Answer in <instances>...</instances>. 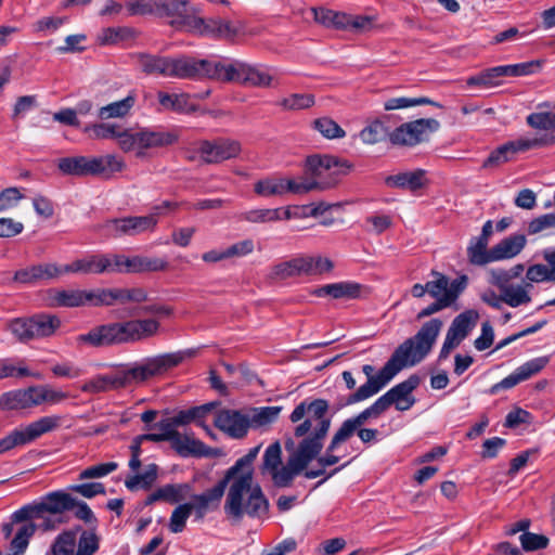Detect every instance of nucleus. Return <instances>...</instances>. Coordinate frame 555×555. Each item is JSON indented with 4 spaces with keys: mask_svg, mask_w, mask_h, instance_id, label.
<instances>
[{
    "mask_svg": "<svg viewBox=\"0 0 555 555\" xmlns=\"http://www.w3.org/2000/svg\"><path fill=\"white\" fill-rule=\"evenodd\" d=\"M391 118L392 115H385L371 121L360 131L361 141L365 144H376L387 140L390 143L391 128L387 126V122Z\"/></svg>",
    "mask_w": 555,
    "mask_h": 555,
    "instance_id": "32",
    "label": "nucleus"
},
{
    "mask_svg": "<svg viewBox=\"0 0 555 555\" xmlns=\"http://www.w3.org/2000/svg\"><path fill=\"white\" fill-rule=\"evenodd\" d=\"M56 167L63 176L70 177H100L108 180L115 173L126 168L125 162L113 155L103 156H66L56 160Z\"/></svg>",
    "mask_w": 555,
    "mask_h": 555,
    "instance_id": "7",
    "label": "nucleus"
},
{
    "mask_svg": "<svg viewBox=\"0 0 555 555\" xmlns=\"http://www.w3.org/2000/svg\"><path fill=\"white\" fill-rule=\"evenodd\" d=\"M493 233L492 221L488 220L482 225L481 234L478 237H475L470 245L467 247V255L469 262L476 266H485L490 260V249L487 250V246L489 243V237Z\"/></svg>",
    "mask_w": 555,
    "mask_h": 555,
    "instance_id": "26",
    "label": "nucleus"
},
{
    "mask_svg": "<svg viewBox=\"0 0 555 555\" xmlns=\"http://www.w3.org/2000/svg\"><path fill=\"white\" fill-rule=\"evenodd\" d=\"M417 105H433L436 107L441 108L442 105L438 102L433 101L429 98L426 96H418V98H406V96H400V98H391L384 102V109L385 111H393V109H401V108H408L412 106Z\"/></svg>",
    "mask_w": 555,
    "mask_h": 555,
    "instance_id": "45",
    "label": "nucleus"
},
{
    "mask_svg": "<svg viewBox=\"0 0 555 555\" xmlns=\"http://www.w3.org/2000/svg\"><path fill=\"white\" fill-rule=\"evenodd\" d=\"M88 305L112 306L117 301L116 288H102L96 291H88Z\"/></svg>",
    "mask_w": 555,
    "mask_h": 555,
    "instance_id": "60",
    "label": "nucleus"
},
{
    "mask_svg": "<svg viewBox=\"0 0 555 555\" xmlns=\"http://www.w3.org/2000/svg\"><path fill=\"white\" fill-rule=\"evenodd\" d=\"M282 451L279 442L270 444L263 454V467L270 472L276 470L282 464Z\"/></svg>",
    "mask_w": 555,
    "mask_h": 555,
    "instance_id": "64",
    "label": "nucleus"
},
{
    "mask_svg": "<svg viewBox=\"0 0 555 555\" xmlns=\"http://www.w3.org/2000/svg\"><path fill=\"white\" fill-rule=\"evenodd\" d=\"M113 255H91L65 266H59L60 275L66 273L114 272Z\"/></svg>",
    "mask_w": 555,
    "mask_h": 555,
    "instance_id": "16",
    "label": "nucleus"
},
{
    "mask_svg": "<svg viewBox=\"0 0 555 555\" xmlns=\"http://www.w3.org/2000/svg\"><path fill=\"white\" fill-rule=\"evenodd\" d=\"M37 406L44 402L59 403L67 398V393L43 385H35Z\"/></svg>",
    "mask_w": 555,
    "mask_h": 555,
    "instance_id": "62",
    "label": "nucleus"
},
{
    "mask_svg": "<svg viewBox=\"0 0 555 555\" xmlns=\"http://www.w3.org/2000/svg\"><path fill=\"white\" fill-rule=\"evenodd\" d=\"M282 408L281 406H262L259 409H253L250 417V427L258 428L268 424L273 423Z\"/></svg>",
    "mask_w": 555,
    "mask_h": 555,
    "instance_id": "49",
    "label": "nucleus"
},
{
    "mask_svg": "<svg viewBox=\"0 0 555 555\" xmlns=\"http://www.w3.org/2000/svg\"><path fill=\"white\" fill-rule=\"evenodd\" d=\"M254 191L256 194L264 197L284 194V186L282 184V178L275 179H263L255 183Z\"/></svg>",
    "mask_w": 555,
    "mask_h": 555,
    "instance_id": "59",
    "label": "nucleus"
},
{
    "mask_svg": "<svg viewBox=\"0 0 555 555\" xmlns=\"http://www.w3.org/2000/svg\"><path fill=\"white\" fill-rule=\"evenodd\" d=\"M526 244L527 238L524 234L509 235L490 248V260L493 262L514 258L521 253Z\"/></svg>",
    "mask_w": 555,
    "mask_h": 555,
    "instance_id": "28",
    "label": "nucleus"
},
{
    "mask_svg": "<svg viewBox=\"0 0 555 555\" xmlns=\"http://www.w3.org/2000/svg\"><path fill=\"white\" fill-rule=\"evenodd\" d=\"M157 224L155 215L117 218L107 221V228L114 231L115 236H134L145 231L154 230Z\"/></svg>",
    "mask_w": 555,
    "mask_h": 555,
    "instance_id": "18",
    "label": "nucleus"
},
{
    "mask_svg": "<svg viewBox=\"0 0 555 555\" xmlns=\"http://www.w3.org/2000/svg\"><path fill=\"white\" fill-rule=\"evenodd\" d=\"M327 411L328 402L325 399H313L312 401H301L291 413L292 423H298L306 414L308 417L294 429L295 437L302 438V440L296 449L292 438L285 441V449L293 453L284 466H280L271 473L273 485L276 488L291 487L294 478L320 455L331 427V417L326 416Z\"/></svg>",
    "mask_w": 555,
    "mask_h": 555,
    "instance_id": "1",
    "label": "nucleus"
},
{
    "mask_svg": "<svg viewBox=\"0 0 555 555\" xmlns=\"http://www.w3.org/2000/svg\"><path fill=\"white\" fill-rule=\"evenodd\" d=\"M244 68L245 62L240 60H234L229 64L210 61L208 79H215L223 82L236 81L242 83Z\"/></svg>",
    "mask_w": 555,
    "mask_h": 555,
    "instance_id": "31",
    "label": "nucleus"
},
{
    "mask_svg": "<svg viewBox=\"0 0 555 555\" xmlns=\"http://www.w3.org/2000/svg\"><path fill=\"white\" fill-rule=\"evenodd\" d=\"M63 417L61 415H46L21 427L27 444L36 441L46 434L55 431L61 427Z\"/></svg>",
    "mask_w": 555,
    "mask_h": 555,
    "instance_id": "27",
    "label": "nucleus"
},
{
    "mask_svg": "<svg viewBox=\"0 0 555 555\" xmlns=\"http://www.w3.org/2000/svg\"><path fill=\"white\" fill-rule=\"evenodd\" d=\"M80 530L81 527L77 526L60 533L51 546L52 555H76L77 533Z\"/></svg>",
    "mask_w": 555,
    "mask_h": 555,
    "instance_id": "40",
    "label": "nucleus"
},
{
    "mask_svg": "<svg viewBox=\"0 0 555 555\" xmlns=\"http://www.w3.org/2000/svg\"><path fill=\"white\" fill-rule=\"evenodd\" d=\"M219 405V401H211L186 410H180L175 414V423L181 426L195 423L198 426L205 427V418Z\"/></svg>",
    "mask_w": 555,
    "mask_h": 555,
    "instance_id": "35",
    "label": "nucleus"
},
{
    "mask_svg": "<svg viewBox=\"0 0 555 555\" xmlns=\"http://www.w3.org/2000/svg\"><path fill=\"white\" fill-rule=\"evenodd\" d=\"M178 140L179 135L173 130H165L162 127L140 129L141 152L149 149L167 147L177 143Z\"/></svg>",
    "mask_w": 555,
    "mask_h": 555,
    "instance_id": "24",
    "label": "nucleus"
},
{
    "mask_svg": "<svg viewBox=\"0 0 555 555\" xmlns=\"http://www.w3.org/2000/svg\"><path fill=\"white\" fill-rule=\"evenodd\" d=\"M160 109L172 111L176 113H186L190 111L189 95L186 93H167L158 91L157 93Z\"/></svg>",
    "mask_w": 555,
    "mask_h": 555,
    "instance_id": "41",
    "label": "nucleus"
},
{
    "mask_svg": "<svg viewBox=\"0 0 555 555\" xmlns=\"http://www.w3.org/2000/svg\"><path fill=\"white\" fill-rule=\"evenodd\" d=\"M157 11L165 16L168 17H177V20L171 22V25H184L185 20L192 18L193 16H188V0H158L155 2Z\"/></svg>",
    "mask_w": 555,
    "mask_h": 555,
    "instance_id": "37",
    "label": "nucleus"
},
{
    "mask_svg": "<svg viewBox=\"0 0 555 555\" xmlns=\"http://www.w3.org/2000/svg\"><path fill=\"white\" fill-rule=\"evenodd\" d=\"M425 176V170L416 169L414 171H406L388 176L385 179V183L389 188H397L415 192L426 184Z\"/></svg>",
    "mask_w": 555,
    "mask_h": 555,
    "instance_id": "33",
    "label": "nucleus"
},
{
    "mask_svg": "<svg viewBox=\"0 0 555 555\" xmlns=\"http://www.w3.org/2000/svg\"><path fill=\"white\" fill-rule=\"evenodd\" d=\"M209 60H199L191 55L171 59V78L199 80L209 77Z\"/></svg>",
    "mask_w": 555,
    "mask_h": 555,
    "instance_id": "15",
    "label": "nucleus"
},
{
    "mask_svg": "<svg viewBox=\"0 0 555 555\" xmlns=\"http://www.w3.org/2000/svg\"><path fill=\"white\" fill-rule=\"evenodd\" d=\"M512 158L513 154L511 153L507 143H504L489 154L482 163V168H496L509 162Z\"/></svg>",
    "mask_w": 555,
    "mask_h": 555,
    "instance_id": "61",
    "label": "nucleus"
},
{
    "mask_svg": "<svg viewBox=\"0 0 555 555\" xmlns=\"http://www.w3.org/2000/svg\"><path fill=\"white\" fill-rule=\"evenodd\" d=\"M555 116L554 113H532L527 117V124L538 129L533 135L537 149L553 146L555 144V120L546 117Z\"/></svg>",
    "mask_w": 555,
    "mask_h": 555,
    "instance_id": "20",
    "label": "nucleus"
},
{
    "mask_svg": "<svg viewBox=\"0 0 555 555\" xmlns=\"http://www.w3.org/2000/svg\"><path fill=\"white\" fill-rule=\"evenodd\" d=\"M366 287L352 281H343L320 286L311 292L315 297L330 296L334 299H359Z\"/></svg>",
    "mask_w": 555,
    "mask_h": 555,
    "instance_id": "22",
    "label": "nucleus"
},
{
    "mask_svg": "<svg viewBox=\"0 0 555 555\" xmlns=\"http://www.w3.org/2000/svg\"><path fill=\"white\" fill-rule=\"evenodd\" d=\"M88 291H52L50 294V305L52 307H81L88 305Z\"/></svg>",
    "mask_w": 555,
    "mask_h": 555,
    "instance_id": "36",
    "label": "nucleus"
},
{
    "mask_svg": "<svg viewBox=\"0 0 555 555\" xmlns=\"http://www.w3.org/2000/svg\"><path fill=\"white\" fill-rule=\"evenodd\" d=\"M133 30L129 27H107L104 28L99 37L100 44H116L120 41L132 38Z\"/></svg>",
    "mask_w": 555,
    "mask_h": 555,
    "instance_id": "54",
    "label": "nucleus"
},
{
    "mask_svg": "<svg viewBox=\"0 0 555 555\" xmlns=\"http://www.w3.org/2000/svg\"><path fill=\"white\" fill-rule=\"evenodd\" d=\"M17 524L22 525L15 531V534L10 542L9 551L5 555H24L31 537L37 530V526L31 522V520H15L13 513L10 517V521L4 522L1 526V532L4 539L11 538L14 531V526Z\"/></svg>",
    "mask_w": 555,
    "mask_h": 555,
    "instance_id": "13",
    "label": "nucleus"
},
{
    "mask_svg": "<svg viewBox=\"0 0 555 555\" xmlns=\"http://www.w3.org/2000/svg\"><path fill=\"white\" fill-rule=\"evenodd\" d=\"M421 383L420 377L416 374H412L405 380L397 384L390 388L387 392L380 396V400L385 411H387L397 401H408L409 398L413 397L412 392L418 387Z\"/></svg>",
    "mask_w": 555,
    "mask_h": 555,
    "instance_id": "29",
    "label": "nucleus"
},
{
    "mask_svg": "<svg viewBox=\"0 0 555 555\" xmlns=\"http://www.w3.org/2000/svg\"><path fill=\"white\" fill-rule=\"evenodd\" d=\"M503 302L512 308L527 305L531 301V296L527 291V285H511L502 292Z\"/></svg>",
    "mask_w": 555,
    "mask_h": 555,
    "instance_id": "48",
    "label": "nucleus"
},
{
    "mask_svg": "<svg viewBox=\"0 0 555 555\" xmlns=\"http://www.w3.org/2000/svg\"><path fill=\"white\" fill-rule=\"evenodd\" d=\"M301 275H305L302 256L279 262L271 270V278L276 280H286Z\"/></svg>",
    "mask_w": 555,
    "mask_h": 555,
    "instance_id": "39",
    "label": "nucleus"
},
{
    "mask_svg": "<svg viewBox=\"0 0 555 555\" xmlns=\"http://www.w3.org/2000/svg\"><path fill=\"white\" fill-rule=\"evenodd\" d=\"M305 168L313 179L301 182L294 179H282L284 193L305 194L312 190L332 189L343 176L351 170L352 165L335 156L311 155L307 157Z\"/></svg>",
    "mask_w": 555,
    "mask_h": 555,
    "instance_id": "5",
    "label": "nucleus"
},
{
    "mask_svg": "<svg viewBox=\"0 0 555 555\" xmlns=\"http://www.w3.org/2000/svg\"><path fill=\"white\" fill-rule=\"evenodd\" d=\"M548 363L547 357H539L531 359L518 366L512 374L494 384L490 389V395L498 393L501 389H511L521 382H525L533 375L541 372Z\"/></svg>",
    "mask_w": 555,
    "mask_h": 555,
    "instance_id": "17",
    "label": "nucleus"
},
{
    "mask_svg": "<svg viewBox=\"0 0 555 555\" xmlns=\"http://www.w3.org/2000/svg\"><path fill=\"white\" fill-rule=\"evenodd\" d=\"M34 339L49 337L61 326V320L54 314L38 313L30 317Z\"/></svg>",
    "mask_w": 555,
    "mask_h": 555,
    "instance_id": "38",
    "label": "nucleus"
},
{
    "mask_svg": "<svg viewBox=\"0 0 555 555\" xmlns=\"http://www.w3.org/2000/svg\"><path fill=\"white\" fill-rule=\"evenodd\" d=\"M185 26L199 36L227 41H233L245 33V24L242 21L230 22L220 17L193 16L185 20Z\"/></svg>",
    "mask_w": 555,
    "mask_h": 555,
    "instance_id": "10",
    "label": "nucleus"
},
{
    "mask_svg": "<svg viewBox=\"0 0 555 555\" xmlns=\"http://www.w3.org/2000/svg\"><path fill=\"white\" fill-rule=\"evenodd\" d=\"M314 128L326 139H340L346 135L345 130L333 119L321 117L313 121Z\"/></svg>",
    "mask_w": 555,
    "mask_h": 555,
    "instance_id": "55",
    "label": "nucleus"
},
{
    "mask_svg": "<svg viewBox=\"0 0 555 555\" xmlns=\"http://www.w3.org/2000/svg\"><path fill=\"white\" fill-rule=\"evenodd\" d=\"M140 138V129L138 131L132 132L131 130H120L117 134V143L120 150L125 153H129L135 151L137 156H142L143 152H141V142Z\"/></svg>",
    "mask_w": 555,
    "mask_h": 555,
    "instance_id": "51",
    "label": "nucleus"
},
{
    "mask_svg": "<svg viewBox=\"0 0 555 555\" xmlns=\"http://www.w3.org/2000/svg\"><path fill=\"white\" fill-rule=\"evenodd\" d=\"M272 76L261 65H251L245 62L242 83L253 87L266 88L271 85Z\"/></svg>",
    "mask_w": 555,
    "mask_h": 555,
    "instance_id": "42",
    "label": "nucleus"
},
{
    "mask_svg": "<svg viewBox=\"0 0 555 555\" xmlns=\"http://www.w3.org/2000/svg\"><path fill=\"white\" fill-rule=\"evenodd\" d=\"M169 442L181 457H214L220 454V450L207 447L203 441L180 433H172Z\"/></svg>",
    "mask_w": 555,
    "mask_h": 555,
    "instance_id": "19",
    "label": "nucleus"
},
{
    "mask_svg": "<svg viewBox=\"0 0 555 555\" xmlns=\"http://www.w3.org/2000/svg\"><path fill=\"white\" fill-rule=\"evenodd\" d=\"M229 483L228 479L222 478L211 489L192 496L193 502L190 503L196 520H202L210 508L218 507Z\"/></svg>",
    "mask_w": 555,
    "mask_h": 555,
    "instance_id": "21",
    "label": "nucleus"
},
{
    "mask_svg": "<svg viewBox=\"0 0 555 555\" xmlns=\"http://www.w3.org/2000/svg\"><path fill=\"white\" fill-rule=\"evenodd\" d=\"M543 61L532 60L518 64L501 65L504 77H522L538 73Z\"/></svg>",
    "mask_w": 555,
    "mask_h": 555,
    "instance_id": "47",
    "label": "nucleus"
},
{
    "mask_svg": "<svg viewBox=\"0 0 555 555\" xmlns=\"http://www.w3.org/2000/svg\"><path fill=\"white\" fill-rule=\"evenodd\" d=\"M192 512L193 505L191 503L179 504L171 513L169 530L173 533L182 532Z\"/></svg>",
    "mask_w": 555,
    "mask_h": 555,
    "instance_id": "50",
    "label": "nucleus"
},
{
    "mask_svg": "<svg viewBox=\"0 0 555 555\" xmlns=\"http://www.w3.org/2000/svg\"><path fill=\"white\" fill-rule=\"evenodd\" d=\"M279 104L288 111L305 109L314 104V96L308 93H294L281 100Z\"/></svg>",
    "mask_w": 555,
    "mask_h": 555,
    "instance_id": "57",
    "label": "nucleus"
},
{
    "mask_svg": "<svg viewBox=\"0 0 555 555\" xmlns=\"http://www.w3.org/2000/svg\"><path fill=\"white\" fill-rule=\"evenodd\" d=\"M190 489L189 483H168L159 488L163 501L170 504L184 500Z\"/></svg>",
    "mask_w": 555,
    "mask_h": 555,
    "instance_id": "53",
    "label": "nucleus"
},
{
    "mask_svg": "<svg viewBox=\"0 0 555 555\" xmlns=\"http://www.w3.org/2000/svg\"><path fill=\"white\" fill-rule=\"evenodd\" d=\"M76 499L62 490L46 494L39 502L26 504L14 512L15 520L43 518L46 514L59 515L74 509Z\"/></svg>",
    "mask_w": 555,
    "mask_h": 555,
    "instance_id": "8",
    "label": "nucleus"
},
{
    "mask_svg": "<svg viewBox=\"0 0 555 555\" xmlns=\"http://www.w3.org/2000/svg\"><path fill=\"white\" fill-rule=\"evenodd\" d=\"M35 386L14 389L0 395L1 411H20L36 408Z\"/></svg>",
    "mask_w": 555,
    "mask_h": 555,
    "instance_id": "23",
    "label": "nucleus"
},
{
    "mask_svg": "<svg viewBox=\"0 0 555 555\" xmlns=\"http://www.w3.org/2000/svg\"><path fill=\"white\" fill-rule=\"evenodd\" d=\"M260 446L251 448L227 469L223 478L231 482L224 512L228 516L241 520L244 515L260 518L268 513L269 502L259 486L253 485L251 464L258 455Z\"/></svg>",
    "mask_w": 555,
    "mask_h": 555,
    "instance_id": "3",
    "label": "nucleus"
},
{
    "mask_svg": "<svg viewBox=\"0 0 555 555\" xmlns=\"http://www.w3.org/2000/svg\"><path fill=\"white\" fill-rule=\"evenodd\" d=\"M241 143L229 138L204 140L199 143L197 153L206 164H219L235 158L241 153Z\"/></svg>",
    "mask_w": 555,
    "mask_h": 555,
    "instance_id": "11",
    "label": "nucleus"
},
{
    "mask_svg": "<svg viewBox=\"0 0 555 555\" xmlns=\"http://www.w3.org/2000/svg\"><path fill=\"white\" fill-rule=\"evenodd\" d=\"M76 546V555H93L99 550V538L94 530H82Z\"/></svg>",
    "mask_w": 555,
    "mask_h": 555,
    "instance_id": "58",
    "label": "nucleus"
},
{
    "mask_svg": "<svg viewBox=\"0 0 555 555\" xmlns=\"http://www.w3.org/2000/svg\"><path fill=\"white\" fill-rule=\"evenodd\" d=\"M519 540L521 547L527 552L545 548L548 544V539L545 535L532 532H524Z\"/></svg>",
    "mask_w": 555,
    "mask_h": 555,
    "instance_id": "63",
    "label": "nucleus"
},
{
    "mask_svg": "<svg viewBox=\"0 0 555 555\" xmlns=\"http://www.w3.org/2000/svg\"><path fill=\"white\" fill-rule=\"evenodd\" d=\"M305 275H322L328 273L334 269V262L322 256H302Z\"/></svg>",
    "mask_w": 555,
    "mask_h": 555,
    "instance_id": "46",
    "label": "nucleus"
},
{
    "mask_svg": "<svg viewBox=\"0 0 555 555\" xmlns=\"http://www.w3.org/2000/svg\"><path fill=\"white\" fill-rule=\"evenodd\" d=\"M478 319L479 314L476 310H465L453 319L446 337L461 344L475 327Z\"/></svg>",
    "mask_w": 555,
    "mask_h": 555,
    "instance_id": "30",
    "label": "nucleus"
},
{
    "mask_svg": "<svg viewBox=\"0 0 555 555\" xmlns=\"http://www.w3.org/2000/svg\"><path fill=\"white\" fill-rule=\"evenodd\" d=\"M114 272L142 273L165 271L168 262L158 257L113 255Z\"/></svg>",
    "mask_w": 555,
    "mask_h": 555,
    "instance_id": "14",
    "label": "nucleus"
},
{
    "mask_svg": "<svg viewBox=\"0 0 555 555\" xmlns=\"http://www.w3.org/2000/svg\"><path fill=\"white\" fill-rule=\"evenodd\" d=\"M159 323L154 319L112 322L80 334L77 341L92 347H109L140 341L154 336Z\"/></svg>",
    "mask_w": 555,
    "mask_h": 555,
    "instance_id": "4",
    "label": "nucleus"
},
{
    "mask_svg": "<svg viewBox=\"0 0 555 555\" xmlns=\"http://www.w3.org/2000/svg\"><path fill=\"white\" fill-rule=\"evenodd\" d=\"M359 427L360 426L351 417L345 420L338 430L334 434L328 444V451H335L340 443L346 442L357 434Z\"/></svg>",
    "mask_w": 555,
    "mask_h": 555,
    "instance_id": "52",
    "label": "nucleus"
},
{
    "mask_svg": "<svg viewBox=\"0 0 555 555\" xmlns=\"http://www.w3.org/2000/svg\"><path fill=\"white\" fill-rule=\"evenodd\" d=\"M157 475L158 465L153 463L147 465L143 474L128 477L125 481V486L130 491H135L139 489V487H141L144 490H149L156 481Z\"/></svg>",
    "mask_w": 555,
    "mask_h": 555,
    "instance_id": "44",
    "label": "nucleus"
},
{
    "mask_svg": "<svg viewBox=\"0 0 555 555\" xmlns=\"http://www.w3.org/2000/svg\"><path fill=\"white\" fill-rule=\"evenodd\" d=\"M60 276L59 266L55 263H39L20 269L13 280L22 284H36L40 281L52 280Z\"/></svg>",
    "mask_w": 555,
    "mask_h": 555,
    "instance_id": "25",
    "label": "nucleus"
},
{
    "mask_svg": "<svg viewBox=\"0 0 555 555\" xmlns=\"http://www.w3.org/2000/svg\"><path fill=\"white\" fill-rule=\"evenodd\" d=\"M214 425L230 438L243 439L250 428V417L240 410L221 409L215 415Z\"/></svg>",
    "mask_w": 555,
    "mask_h": 555,
    "instance_id": "12",
    "label": "nucleus"
},
{
    "mask_svg": "<svg viewBox=\"0 0 555 555\" xmlns=\"http://www.w3.org/2000/svg\"><path fill=\"white\" fill-rule=\"evenodd\" d=\"M440 319L425 322L418 332L400 344L384 366L375 373V367L364 364L362 372L366 382L354 392L348 395L338 409L362 402L378 393L400 371L421 363L431 351L442 328Z\"/></svg>",
    "mask_w": 555,
    "mask_h": 555,
    "instance_id": "2",
    "label": "nucleus"
},
{
    "mask_svg": "<svg viewBox=\"0 0 555 555\" xmlns=\"http://www.w3.org/2000/svg\"><path fill=\"white\" fill-rule=\"evenodd\" d=\"M440 122L435 118H418L402 122L391 129L390 145L397 147H414L428 142L433 133L438 131Z\"/></svg>",
    "mask_w": 555,
    "mask_h": 555,
    "instance_id": "9",
    "label": "nucleus"
},
{
    "mask_svg": "<svg viewBox=\"0 0 555 555\" xmlns=\"http://www.w3.org/2000/svg\"><path fill=\"white\" fill-rule=\"evenodd\" d=\"M195 349L180 350L177 352L164 353L147 358L132 367L119 370L108 374H102L106 391L117 390L143 383L151 377L162 375L172 367L181 364L186 358L194 357Z\"/></svg>",
    "mask_w": 555,
    "mask_h": 555,
    "instance_id": "6",
    "label": "nucleus"
},
{
    "mask_svg": "<svg viewBox=\"0 0 555 555\" xmlns=\"http://www.w3.org/2000/svg\"><path fill=\"white\" fill-rule=\"evenodd\" d=\"M171 56H162L156 54L139 53L137 55L138 64L146 75H160L170 77Z\"/></svg>",
    "mask_w": 555,
    "mask_h": 555,
    "instance_id": "34",
    "label": "nucleus"
},
{
    "mask_svg": "<svg viewBox=\"0 0 555 555\" xmlns=\"http://www.w3.org/2000/svg\"><path fill=\"white\" fill-rule=\"evenodd\" d=\"M9 330L21 343H28L34 339L30 318H16L9 323Z\"/></svg>",
    "mask_w": 555,
    "mask_h": 555,
    "instance_id": "56",
    "label": "nucleus"
},
{
    "mask_svg": "<svg viewBox=\"0 0 555 555\" xmlns=\"http://www.w3.org/2000/svg\"><path fill=\"white\" fill-rule=\"evenodd\" d=\"M135 103V95L130 93L125 99L109 103L99 111L101 119L117 118L126 116Z\"/></svg>",
    "mask_w": 555,
    "mask_h": 555,
    "instance_id": "43",
    "label": "nucleus"
}]
</instances>
